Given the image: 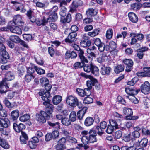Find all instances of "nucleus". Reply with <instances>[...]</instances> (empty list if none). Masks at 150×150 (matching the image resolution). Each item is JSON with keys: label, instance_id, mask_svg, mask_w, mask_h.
Listing matches in <instances>:
<instances>
[{"label": "nucleus", "instance_id": "nucleus-15", "mask_svg": "<svg viewBox=\"0 0 150 150\" xmlns=\"http://www.w3.org/2000/svg\"><path fill=\"white\" fill-rule=\"evenodd\" d=\"M13 22L14 25H21L24 23L22 17L19 15H17L14 16L13 19Z\"/></svg>", "mask_w": 150, "mask_h": 150}, {"label": "nucleus", "instance_id": "nucleus-43", "mask_svg": "<svg viewBox=\"0 0 150 150\" xmlns=\"http://www.w3.org/2000/svg\"><path fill=\"white\" fill-rule=\"evenodd\" d=\"M109 121L110 125L116 129L118 128V125L115 120L111 119L109 120Z\"/></svg>", "mask_w": 150, "mask_h": 150}, {"label": "nucleus", "instance_id": "nucleus-21", "mask_svg": "<svg viewBox=\"0 0 150 150\" xmlns=\"http://www.w3.org/2000/svg\"><path fill=\"white\" fill-rule=\"evenodd\" d=\"M78 57L80 59L81 63L84 64L88 63V61L86 57L84 56V52L83 50H81L79 52H78Z\"/></svg>", "mask_w": 150, "mask_h": 150}, {"label": "nucleus", "instance_id": "nucleus-2", "mask_svg": "<svg viewBox=\"0 0 150 150\" xmlns=\"http://www.w3.org/2000/svg\"><path fill=\"white\" fill-rule=\"evenodd\" d=\"M123 112L126 115L124 119L126 120H136L138 118L137 116H133V112L132 109L129 108L124 107L123 108Z\"/></svg>", "mask_w": 150, "mask_h": 150}, {"label": "nucleus", "instance_id": "nucleus-20", "mask_svg": "<svg viewBox=\"0 0 150 150\" xmlns=\"http://www.w3.org/2000/svg\"><path fill=\"white\" fill-rule=\"evenodd\" d=\"M125 90L126 93L131 96H134L137 94L140 91V89H134L129 87L125 88Z\"/></svg>", "mask_w": 150, "mask_h": 150}, {"label": "nucleus", "instance_id": "nucleus-8", "mask_svg": "<svg viewBox=\"0 0 150 150\" xmlns=\"http://www.w3.org/2000/svg\"><path fill=\"white\" fill-rule=\"evenodd\" d=\"M89 140L90 143H93L97 141V139L96 136H97V132L93 129L90 130L89 132Z\"/></svg>", "mask_w": 150, "mask_h": 150}, {"label": "nucleus", "instance_id": "nucleus-12", "mask_svg": "<svg viewBox=\"0 0 150 150\" xmlns=\"http://www.w3.org/2000/svg\"><path fill=\"white\" fill-rule=\"evenodd\" d=\"M150 84L147 81H145L141 87L142 92L145 94L149 93L150 91Z\"/></svg>", "mask_w": 150, "mask_h": 150}, {"label": "nucleus", "instance_id": "nucleus-44", "mask_svg": "<svg viewBox=\"0 0 150 150\" xmlns=\"http://www.w3.org/2000/svg\"><path fill=\"white\" fill-rule=\"evenodd\" d=\"M93 102V98L89 96L85 97L83 100V103L84 104H89L92 103Z\"/></svg>", "mask_w": 150, "mask_h": 150}, {"label": "nucleus", "instance_id": "nucleus-64", "mask_svg": "<svg viewBox=\"0 0 150 150\" xmlns=\"http://www.w3.org/2000/svg\"><path fill=\"white\" fill-rule=\"evenodd\" d=\"M130 135V134H125L123 136V140L125 142H129L131 139Z\"/></svg>", "mask_w": 150, "mask_h": 150}, {"label": "nucleus", "instance_id": "nucleus-42", "mask_svg": "<svg viewBox=\"0 0 150 150\" xmlns=\"http://www.w3.org/2000/svg\"><path fill=\"white\" fill-rule=\"evenodd\" d=\"M137 75L138 76L140 77H150V74L149 73H147L146 72L144 71L143 72H139L137 73Z\"/></svg>", "mask_w": 150, "mask_h": 150}, {"label": "nucleus", "instance_id": "nucleus-34", "mask_svg": "<svg viewBox=\"0 0 150 150\" xmlns=\"http://www.w3.org/2000/svg\"><path fill=\"white\" fill-rule=\"evenodd\" d=\"M54 108V106L53 105L51 104L48 107H46L45 108V111L49 115H51L50 117H52V115L51 114L53 112V110Z\"/></svg>", "mask_w": 150, "mask_h": 150}, {"label": "nucleus", "instance_id": "nucleus-19", "mask_svg": "<svg viewBox=\"0 0 150 150\" xmlns=\"http://www.w3.org/2000/svg\"><path fill=\"white\" fill-rule=\"evenodd\" d=\"M12 3L15 4L13 6V7L15 8V10L16 11H20L21 12H24L25 11V9L24 7L21 5V4L18 2L15 1H12Z\"/></svg>", "mask_w": 150, "mask_h": 150}, {"label": "nucleus", "instance_id": "nucleus-36", "mask_svg": "<svg viewBox=\"0 0 150 150\" xmlns=\"http://www.w3.org/2000/svg\"><path fill=\"white\" fill-rule=\"evenodd\" d=\"M77 56V54L73 51H72L70 53L69 52L68 53V52H66V59L69 58L71 57V58H74Z\"/></svg>", "mask_w": 150, "mask_h": 150}, {"label": "nucleus", "instance_id": "nucleus-29", "mask_svg": "<svg viewBox=\"0 0 150 150\" xmlns=\"http://www.w3.org/2000/svg\"><path fill=\"white\" fill-rule=\"evenodd\" d=\"M36 23L38 26H40L41 25H45L47 23V18L45 17H44L42 20L39 19H37L36 20Z\"/></svg>", "mask_w": 150, "mask_h": 150}, {"label": "nucleus", "instance_id": "nucleus-25", "mask_svg": "<svg viewBox=\"0 0 150 150\" xmlns=\"http://www.w3.org/2000/svg\"><path fill=\"white\" fill-rule=\"evenodd\" d=\"M9 58V56L8 53H6V54H0V62L2 63H5L7 62V59Z\"/></svg>", "mask_w": 150, "mask_h": 150}, {"label": "nucleus", "instance_id": "nucleus-7", "mask_svg": "<svg viewBox=\"0 0 150 150\" xmlns=\"http://www.w3.org/2000/svg\"><path fill=\"white\" fill-rule=\"evenodd\" d=\"M78 102L77 98L72 95H69L66 98V103L71 107L75 106Z\"/></svg>", "mask_w": 150, "mask_h": 150}, {"label": "nucleus", "instance_id": "nucleus-46", "mask_svg": "<svg viewBox=\"0 0 150 150\" xmlns=\"http://www.w3.org/2000/svg\"><path fill=\"white\" fill-rule=\"evenodd\" d=\"M99 30L97 29H94L92 32H89L88 33V35L92 37H93L98 34Z\"/></svg>", "mask_w": 150, "mask_h": 150}, {"label": "nucleus", "instance_id": "nucleus-13", "mask_svg": "<svg viewBox=\"0 0 150 150\" xmlns=\"http://www.w3.org/2000/svg\"><path fill=\"white\" fill-rule=\"evenodd\" d=\"M77 36L76 32H71L69 33L67 38H66V42L69 43V45L76 41V37Z\"/></svg>", "mask_w": 150, "mask_h": 150}, {"label": "nucleus", "instance_id": "nucleus-53", "mask_svg": "<svg viewBox=\"0 0 150 150\" xmlns=\"http://www.w3.org/2000/svg\"><path fill=\"white\" fill-rule=\"evenodd\" d=\"M114 130V127L110 125L107 126L106 132L108 134H111Z\"/></svg>", "mask_w": 150, "mask_h": 150}, {"label": "nucleus", "instance_id": "nucleus-4", "mask_svg": "<svg viewBox=\"0 0 150 150\" xmlns=\"http://www.w3.org/2000/svg\"><path fill=\"white\" fill-rule=\"evenodd\" d=\"M66 1L64 0H62L60 2V6L61 8L60 14L61 16V21L63 23H66Z\"/></svg>", "mask_w": 150, "mask_h": 150}, {"label": "nucleus", "instance_id": "nucleus-32", "mask_svg": "<svg viewBox=\"0 0 150 150\" xmlns=\"http://www.w3.org/2000/svg\"><path fill=\"white\" fill-rule=\"evenodd\" d=\"M51 14L50 15L49 17L47 18V22H52L55 21L57 19V15H55V13H54V15L52 14Z\"/></svg>", "mask_w": 150, "mask_h": 150}, {"label": "nucleus", "instance_id": "nucleus-27", "mask_svg": "<svg viewBox=\"0 0 150 150\" xmlns=\"http://www.w3.org/2000/svg\"><path fill=\"white\" fill-rule=\"evenodd\" d=\"M94 120L93 118L90 117H88L85 120L84 125L86 126L91 125L93 123Z\"/></svg>", "mask_w": 150, "mask_h": 150}, {"label": "nucleus", "instance_id": "nucleus-35", "mask_svg": "<svg viewBox=\"0 0 150 150\" xmlns=\"http://www.w3.org/2000/svg\"><path fill=\"white\" fill-rule=\"evenodd\" d=\"M1 140L0 142V145L3 148L7 149L9 148V146L8 143L4 139L1 138Z\"/></svg>", "mask_w": 150, "mask_h": 150}, {"label": "nucleus", "instance_id": "nucleus-24", "mask_svg": "<svg viewBox=\"0 0 150 150\" xmlns=\"http://www.w3.org/2000/svg\"><path fill=\"white\" fill-rule=\"evenodd\" d=\"M22 135L20 137V140L21 143L22 144H26L27 141L28 139V137L27 134L23 132H21Z\"/></svg>", "mask_w": 150, "mask_h": 150}, {"label": "nucleus", "instance_id": "nucleus-1", "mask_svg": "<svg viewBox=\"0 0 150 150\" xmlns=\"http://www.w3.org/2000/svg\"><path fill=\"white\" fill-rule=\"evenodd\" d=\"M15 78L14 75L13 73L11 72H8L6 73V78L3 80L0 83V93H6L9 88L6 81H10L13 80Z\"/></svg>", "mask_w": 150, "mask_h": 150}, {"label": "nucleus", "instance_id": "nucleus-60", "mask_svg": "<svg viewBox=\"0 0 150 150\" xmlns=\"http://www.w3.org/2000/svg\"><path fill=\"white\" fill-rule=\"evenodd\" d=\"M25 71V68L23 66L19 67L18 69V73L19 74V75H23Z\"/></svg>", "mask_w": 150, "mask_h": 150}, {"label": "nucleus", "instance_id": "nucleus-6", "mask_svg": "<svg viewBox=\"0 0 150 150\" xmlns=\"http://www.w3.org/2000/svg\"><path fill=\"white\" fill-rule=\"evenodd\" d=\"M104 48V50H105L106 51L109 50L111 53H113L114 52L115 53H117L118 52L117 50L116 49L117 45L115 42L113 41H110L109 45H105Z\"/></svg>", "mask_w": 150, "mask_h": 150}, {"label": "nucleus", "instance_id": "nucleus-26", "mask_svg": "<svg viewBox=\"0 0 150 150\" xmlns=\"http://www.w3.org/2000/svg\"><path fill=\"white\" fill-rule=\"evenodd\" d=\"M148 140L147 139L143 138L140 142H136V145H139L140 147H146L147 145Z\"/></svg>", "mask_w": 150, "mask_h": 150}, {"label": "nucleus", "instance_id": "nucleus-49", "mask_svg": "<svg viewBox=\"0 0 150 150\" xmlns=\"http://www.w3.org/2000/svg\"><path fill=\"white\" fill-rule=\"evenodd\" d=\"M113 35V30L111 29H109L106 31V37L107 39H110L112 37Z\"/></svg>", "mask_w": 150, "mask_h": 150}, {"label": "nucleus", "instance_id": "nucleus-50", "mask_svg": "<svg viewBox=\"0 0 150 150\" xmlns=\"http://www.w3.org/2000/svg\"><path fill=\"white\" fill-rule=\"evenodd\" d=\"M131 7L133 10L137 11L140 9L141 6L139 4L134 3L131 5Z\"/></svg>", "mask_w": 150, "mask_h": 150}, {"label": "nucleus", "instance_id": "nucleus-14", "mask_svg": "<svg viewBox=\"0 0 150 150\" xmlns=\"http://www.w3.org/2000/svg\"><path fill=\"white\" fill-rule=\"evenodd\" d=\"M76 91L79 96L83 97L85 96H88L91 94V92L86 88L84 90L78 88L76 90Z\"/></svg>", "mask_w": 150, "mask_h": 150}, {"label": "nucleus", "instance_id": "nucleus-52", "mask_svg": "<svg viewBox=\"0 0 150 150\" xmlns=\"http://www.w3.org/2000/svg\"><path fill=\"white\" fill-rule=\"evenodd\" d=\"M76 116L75 111H72L69 115L70 120L72 122H74L76 120Z\"/></svg>", "mask_w": 150, "mask_h": 150}, {"label": "nucleus", "instance_id": "nucleus-16", "mask_svg": "<svg viewBox=\"0 0 150 150\" xmlns=\"http://www.w3.org/2000/svg\"><path fill=\"white\" fill-rule=\"evenodd\" d=\"M97 79L93 77L90 80H88L86 82L88 88H86L89 91H90L93 86H95L96 84L97 83Z\"/></svg>", "mask_w": 150, "mask_h": 150}, {"label": "nucleus", "instance_id": "nucleus-54", "mask_svg": "<svg viewBox=\"0 0 150 150\" xmlns=\"http://www.w3.org/2000/svg\"><path fill=\"white\" fill-rule=\"evenodd\" d=\"M66 140L71 143H76L77 142V140L74 138L70 136L66 137Z\"/></svg>", "mask_w": 150, "mask_h": 150}, {"label": "nucleus", "instance_id": "nucleus-59", "mask_svg": "<svg viewBox=\"0 0 150 150\" xmlns=\"http://www.w3.org/2000/svg\"><path fill=\"white\" fill-rule=\"evenodd\" d=\"M40 83L43 85H45L49 83V81L47 78L46 77H43L40 79Z\"/></svg>", "mask_w": 150, "mask_h": 150}, {"label": "nucleus", "instance_id": "nucleus-55", "mask_svg": "<svg viewBox=\"0 0 150 150\" xmlns=\"http://www.w3.org/2000/svg\"><path fill=\"white\" fill-rule=\"evenodd\" d=\"M34 78V76L33 74H27L25 76V79L27 82H30L32 79Z\"/></svg>", "mask_w": 150, "mask_h": 150}, {"label": "nucleus", "instance_id": "nucleus-10", "mask_svg": "<svg viewBox=\"0 0 150 150\" xmlns=\"http://www.w3.org/2000/svg\"><path fill=\"white\" fill-rule=\"evenodd\" d=\"M95 44L98 47V49L100 52L104 51L105 45L101 41L100 39L98 38H96L94 42Z\"/></svg>", "mask_w": 150, "mask_h": 150}, {"label": "nucleus", "instance_id": "nucleus-45", "mask_svg": "<svg viewBox=\"0 0 150 150\" xmlns=\"http://www.w3.org/2000/svg\"><path fill=\"white\" fill-rule=\"evenodd\" d=\"M138 78L137 77H134L132 80L128 81L127 83L128 85L133 86L138 81Z\"/></svg>", "mask_w": 150, "mask_h": 150}, {"label": "nucleus", "instance_id": "nucleus-22", "mask_svg": "<svg viewBox=\"0 0 150 150\" xmlns=\"http://www.w3.org/2000/svg\"><path fill=\"white\" fill-rule=\"evenodd\" d=\"M128 16L130 21L134 23H136L138 21V18L137 16L133 12H130Z\"/></svg>", "mask_w": 150, "mask_h": 150}, {"label": "nucleus", "instance_id": "nucleus-57", "mask_svg": "<svg viewBox=\"0 0 150 150\" xmlns=\"http://www.w3.org/2000/svg\"><path fill=\"white\" fill-rule=\"evenodd\" d=\"M69 45L71 46L72 48H73L75 50L78 51V52H79L81 50H83L81 49L79 46L77 45L74 44V43H71Z\"/></svg>", "mask_w": 150, "mask_h": 150}, {"label": "nucleus", "instance_id": "nucleus-58", "mask_svg": "<svg viewBox=\"0 0 150 150\" xmlns=\"http://www.w3.org/2000/svg\"><path fill=\"white\" fill-rule=\"evenodd\" d=\"M96 127L97 130V134L99 136H101L104 132V129H102L99 126H96Z\"/></svg>", "mask_w": 150, "mask_h": 150}, {"label": "nucleus", "instance_id": "nucleus-9", "mask_svg": "<svg viewBox=\"0 0 150 150\" xmlns=\"http://www.w3.org/2000/svg\"><path fill=\"white\" fill-rule=\"evenodd\" d=\"M123 62L126 65L125 71L127 72H129L133 69V62L132 60L125 59L123 60Z\"/></svg>", "mask_w": 150, "mask_h": 150}, {"label": "nucleus", "instance_id": "nucleus-30", "mask_svg": "<svg viewBox=\"0 0 150 150\" xmlns=\"http://www.w3.org/2000/svg\"><path fill=\"white\" fill-rule=\"evenodd\" d=\"M86 13L87 16H92L96 15L97 13L93 9L91 8L88 9L86 10Z\"/></svg>", "mask_w": 150, "mask_h": 150}, {"label": "nucleus", "instance_id": "nucleus-41", "mask_svg": "<svg viewBox=\"0 0 150 150\" xmlns=\"http://www.w3.org/2000/svg\"><path fill=\"white\" fill-rule=\"evenodd\" d=\"M93 65L90 64H86L83 65V69L85 72L89 73L91 71Z\"/></svg>", "mask_w": 150, "mask_h": 150}, {"label": "nucleus", "instance_id": "nucleus-61", "mask_svg": "<svg viewBox=\"0 0 150 150\" xmlns=\"http://www.w3.org/2000/svg\"><path fill=\"white\" fill-rule=\"evenodd\" d=\"M23 37L24 40L28 41H29L32 39V35L30 34H24L23 35Z\"/></svg>", "mask_w": 150, "mask_h": 150}, {"label": "nucleus", "instance_id": "nucleus-33", "mask_svg": "<svg viewBox=\"0 0 150 150\" xmlns=\"http://www.w3.org/2000/svg\"><path fill=\"white\" fill-rule=\"evenodd\" d=\"M83 4V2L80 0H76L74 1L72 4L74 8H76L79 6H81Z\"/></svg>", "mask_w": 150, "mask_h": 150}, {"label": "nucleus", "instance_id": "nucleus-39", "mask_svg": "<svg viewBox=\"0 0 150 150\" xmlns=\"http://www.w3.org/2000/svg\"><path fill=\"white\" fill-rule=\"evenodd\" d=\"M10 40L13 42L16 43H19L21 40L19 37L16 35L11 36L10 37Z\"/></svg>", "mask_w": 150, "mask_h": 150}, {"label": "nucleus", "instance_id": "nucleus-3", "mask_svg": "<svg viewBox=\"0 0 150 150\" xmlns=\"http://www.w3.org/2000/svg\"><path fill=\"white\" fill-rule=\"evenodd\" d=\"M37 116L38 117L37 120L40 123L43 124L46 122V118L48 120L50 119L51 115H49L45 112L41 111L40 112V114Z\"/></svg>", "mask_w": 150, "mask_h": 150}, {"label": "nucleus", "instance_id": "nucleus-62", "mask_svg": "<svg viewBox=\"0 0 150 150\" xmlns=\"http://www.w3.org/2000/svg\"><path fill=\"white\" fill-rule=\"evenodd\" d=\"M74 66L75 69L81 68L83 66V64L81 62H77L75 63Z\"/></svg>", "mask_w": 150, "mask_h": 150}, {"label": "nucleus", "instance_id": "nucleus-48", "mask_svg": "<svg viewBox=\"0 0 150 150\" xmlns=\"http://www.w3.org/2000/svg\"><path fill=\"white\" fill-rule=\"evenodd\" d=\"M2 134V135H4L6 136H9L10 133V130L8 129H3L2 128L1 130H0Z\"/></svg>", "mask_w": 150, "mask_h": 150}, {"label": "nucleus", "instance_id": "nucleus-63", "mask_svg": "<svg viewBox=\"0 0 150 150\" xmlns=\"http://www.w3.org/2000/svg\"><path fill=\"white\" fill-rule=\"evenodd\" d=\"M142 133L143 135H150V130H148L145 128L143 127L142 128Z\"/></svg>", "mask_w": 150, "mask_h": 150}, {"label": "nucleus", "instance_id": "nucleus-38", "mask_svg": "<svg viewBox=\"0 0 150 150\" xmlns=\"http://www.w3.org/2000/svg\"><path fill=\"white\" fill-rule=\"evenodd\" d=\"M30 118V116L28 114H26L21 116L19 117V120L22 122H25L29 120Z\"/></svg>", "mask_w": 150, "mask_h": 150}, {"label": "nucleus", "instance_id": "nucleus-40", "mask_svg": "<svg viewBox=\"0 0 150 150\" xmlns=\"http://www.w3.org/2000/svg\"><path fill=\"white\" fill-rule=\"evenodd\" d=\"M11 114L12 118L13 120H16L19 115V111L17 110L12 111Z\"/></svg>", "mask_w": 150, "mask_h": 150}, {"label": "nucleus", "instance_id": "nucleus-28", "mask_svg": "<svg viewBox=\"0 0 150 150\" xmlns=\"http://www.w3.org/2000/svg\"><path fill=\"white\" fill-rule=\"evenodd\" d=\"M62 99V97L59 95H56L53 98L52 102L54 105H57L59 103Z\"/></svg>", "mask_w": 150, "mask_h": 150}, {"label": "nucleus", "instance_id": "nucleus-31", "mask_svg": "<svg viewBox=\"0 0 150 150\" xmlns=\"http://www.w3.org/2000/svg\"><path fill=\"white\" fill-rule=\"evenodd\" d=\"M91 72L95 76H98L99 75V69L95 65H93Z\"/></svg>", "mask_w": 150, "mask_h": 150}, {"label": "nucleus", "instance_id": "nucleus-5", "mask_svg": "<svg viewBox=\"0 0 150 150\" xmlns=\"http://www.w3.org/2000/svg\"><path fill=\"white\" fill-rule=\"evenodd\" d=\"M40 96H42L41 98L44 101L43 103L44 105L48 107L51 104L49 103V100L48 99L50 97V95L48 92H45L44 93L40 92L39 93Z\"/></svg>", "mask_w": 150, "mask_h": 150}, {"label": "nucleus", "instance_id": "nucleus-17", "mask_svg": "<svg viewBox=\"0 0 150 150\" xmlns=\"http://www.w3.org/2000/svg\"><path fill=\"white\" fill-rule=\"evenodd\" d=\"M16 25H11L9 28L10 31L13 33L18 34H21L22 33V31L21 28Z\"/></svg>", "mask_w": 150, "mask_h": 150}, {"label": "nucleus", "instance_id": "nucleus-56", "mask_svg": "<svg viewBox=\"0 0 150 150\" xmlns=\"http://www.w3.org/2000/svg\"><path fill=\"white\" fill-rule=\"evenodd\" d=\"M88 137L83 136L81 138V140L83 143L84 144H87L89 142Z\"/></svg>", "mask_w": 150, "mask_h": 150}, {"label": "nucleus", "instance_id": "nucleus-18", "mask_svg": "<svg viewBox=\"0 0 150 150\" xmlns=\"http://www.w3.org/2000/svg\"><path fill=\"white\" fill-rule=\"evenodd\" d=\"M4 40V38L0 35V53L6 55V53L8 52L6 51V48L3 44Z\"/></svg>", "mask_w": 150, "mask_h": 150}, {"label": "nucleus", "instance_id": "nucleus-23", "mask_svg": "<svg viewBox=\"0 0 150 150\" xmlns=\"http://www.w3.org/2000/svg\"><path fill=\"white\" fill-rule=\"evenodd\" d=\"M111 69L109 67H102L101 68V73L103 75H107L110 74Z\"/></svg>", "mask_w": 150, "mask_h": 150}, {"label": "nucleus", "instance_id": "nucleus-37", "mask_svg": "<svg viewBox=\"0 0 150 150\" xmlns=\"http://www.w3.org/2000/svg\"><path fill=\"white\" fill-rule=\"evenodd\" d=\"M124 69V68L123 66L121 65H118L115 67L114 71L115 73L118 74L123 71Z\"/></svg>", "mask_w": 150, "mask_h": 150}, {"label": "nucleus", "instance_id": "nucleus-11", "mask_svg": "<svg viewBox=\"0 0 150 150\" xmlns=\"http://www.w3.org/2000/svg\"><path fill=\"white\" fill-rule=\"evenodd\" d=\"M10 125V122L8 118H0V130H1L4 128H7Z\"/></svg>", "mask_w": 150, "mask_h": 150}, {"label": "nucleus", "instance_id": "nucleus-51", "mask_svg": "<svg viewBox=\"0 0 150 150\" xmlns=\"http://www.w3.org/2000/svg\"><path fill=\"white\" fill-rule=\"evenodd\" d=\"M35 70L36 72L40 75L44 74L45 71L42 69L38 67L37 66H35Z\"/></svg>", "mask_w": 150, "mask_h": 150}, {"label": "nucleus", "instance_id": "nucleus-47", "mask_svg": "<svg viewBox=\"0 0 150 150\" xmlns=\"http://www.w3.org/2000/svg\"><path fill=\"white\" fill-rule=\"evenodd\" d=\"M48 123L50 126L55 128L57 129H60V125L58 122H56L55 123H53L50 121H48Z\"/></svg>", "mask_w": 150, "mask_h": 150}]
</instances>
